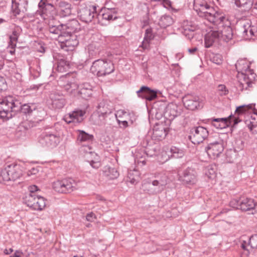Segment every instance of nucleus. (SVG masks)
Listing matches in <instances>:
<instances>
[{
  "instance_id": "603ef678",
  "label": "nucleus",
  "mask_w": 257,
  "mask_h": 257,
  "mask_svg": "<svg viewBox=\"0 0 257 257\" xmlns=\"http://www.w3.org/2000/svg\"><path fill=\"white\" fill-rule=\"evenodd\" d=\"M217 91L220 95H225L227 94L228 92V90L226 89V87L224 85H219L217 88Z\"/></svg>"
},
{
  "instance_id": "7ed1b4c3",
  "label": "nucleus",
  "mask_w": 257,
  "mask_h": 257,
  "mask_svg": "<svg viewBox=\"0 0 257 257\" xmlns=\"http://www.w3.org/2000/svg\"><path fill=\"white\" fill-rule=\"evenodd\" d=\"M90 70L92 73L98 76H103L113 72L114 67L110 60L98 59L93 62Z\"/></svg>"
},
{
  "instance_id": "864d4df0",
  "label": "nucleus",
  "mask_w": 257,
  "mask_h": 257,
  "mask_svg": "<svg viewBox=\"0 0 257 257\" xmlns=\"http://www.w3.org/2000/svg\"><path fill=\"white\" fill-rule=\"evenodd\" d=\"M230 206L235 209H240V199H233L230 201Z\"/></svg>"
},
{
  "instance_id": "ddd939ff",
  "label": "nucleus",
  "mask_w": 257,
  "mask_h": 257,
  "mask_svg": "<svg viewBox=\"0 0 257 257\" xmlns=\"http://www.w3.org/2000/svg\"><path fill=\"white\" fill-rule=\"evenodd\" d=\"M184 106L189 110H194L203 107V103L199 96L187 94L183 97Z\"/></svg>"
},
{
  "instance_id": "bf43d9fd",
  "label": "nucleus",
  "mask_w": 257,
  "mask_h": 257,
  "mask_svg": "<svg viewBox=\"0 0 257 257\" xmlns=\"http://www.w3.org/2000/svg\"><path fill=\"white\" fill-rule=\"evenodd\" d=\"M91 150V148L89 145H82V146L80 149V151L85 153L91 154L92 152L90 151Z\"/></svg>"
},
{
  "instance_id": "72a5a7b5",
  "label": "nucleus",
  "mask_w": 257,
  "mask_h": 257,
  "mask_svg": "<svg viewBox=\"0 0 257 257\" xmlns=\"http://www.w3.org/2000/svg\"><path fill=\"white\" fill-rule=\"evenodd\" d=\"M101 17L103 20L108 21H113L117 18L115 10L108 9L103 11Z\"/></svg>"
},
{
  "instance_id": "cd10ccee",
  "label": "nucleus",
  "mask_w": 257,
  "mask_h": 257,
  "mask_svg": "<svg viewBox=\"0 0 257 257\" xmlns=\"http://www.w3.org/2000/svg\"><path fill=\"white\" fill-rule=\"evenodd\" d=\"M146 186L148 187V192L149 194H157L161 192L165 188L164 180L160 181L153 180L152 183H149Z\"/></svg>"
},
{
  "instance_id": "9b49d317",
  "label": "nucleus",
  "mask_w": 257,
  "mask_h": 257,
  "mask_svg": "<svg viewBox=\"0 0 257 257\" xmlns=\"http://www.w3.org/2000/svg\"><path fill=\"white\" fill-rule=\"evenodd\" d=\"M61 48L64 51H72L79 43L76 35H60L58 37Z\"/></svg>"
},
{
  "instance_id": "0eeeda50",
  "label": "nucleus",
  "mask_w": 257,
  "mask_h": 257,
  "mask_svg": "<svg viewBox=\"0 0 257 257\" xmlns=\"http://www.w3.org/2000/svg\"><path fill=\"white\" fill-rule=\"evenodd\" d=\"M58 82L59 85L63 87L70 95L78 96L80 86L78 85L74 79L71 78L70 75L61 76Z\"/></svg>"
},
{
  "instance_id": "20e7f679",
  "label": "nucleus",
  "mask_w": 257,
  "mask_h": 257,
  "mask_svg": "<svg viewBox=\"0 0 257 257\" xmlns=\"http://www.w3.org/2000/svg\"><path fill=\"white\" fill-rule=\"evenodd\" d=\"M1 175L4 181H15L22 175L21 166L16 163L7 165Z\"/></svg>"
},
{
  "instance_id": "c85d7f7f",
  "label": "nucleus",
  "mask_w": 257,
  "mask_h": 257,
  "mask_svg": "<svg viewBox=\"0 0 257 257\" xmlns=\"http://www.w3.org/2000/svg\"><path fill=\"white\" fill-rule=\"evenodd\" d=\"M58 6L59 13L61 17H65L71 15L72 10L71 4L66 2L60 1Z\"/></svg>"
},
{
  "instance_id": "4d7b16f0",
  "label": "nucleus",
  "mask_w": 257,
  "mask_h": 257,
  "mask_svg": "<svg viewBox=\"0 0 257 257\" xmlns=\"http://www.w3.org/2000/svg\"><path fill=\"white\" fill-rule=\"evenodd\" d=\"M155 178L156 179L155 180L158 181H160L161 180H164V181L165 182V186H166V185L167 184V177L165 174H158L155 177Z\"/></svg>"
},
{
  "instance_id": "412c9836",
  "label": "nucleus",
  "mask_w": 257,
  "mask_h": 257,
  "mask_svg": "<svg viewBox=\"0 0 257 257\" xmlns=\"http://www.w3.org/2000/svg\"><path fill=\"white\" fill-rule=\"evenodd\" d=\"M182 112L180 106L176 103H170L167 105L164 112V117L169 120H173Z\"/></svg>"
},
{
  "instance_id": "79ce46f5",
  "label": "nucleus",
  "mask_w": 257,
  "mask_h": 257,
  "mask_svg": "<svg viewBox=\"0 0 257 257\" xmlns=\"http://www.w3.org/2000/svg\"><path fill=\"white\" fill-rule=\"evenodd\" d=\"M100 49L96 44H90L88 46V52L90 57H95L99 54Z\"/></svg>"
},
{
  "instance_id": "e433bc0d",
  "label": "nucleus",
  "mask_w": 257,
  "mask_h": 257,
  "mask_svg": "<svg viewBox=\"0 0 257 257\" xmlns=\"http://www.w3.org/2000/svg\"><path fill=\"white\" fill-rule=\"evenodd\" d=\"M153 38V36L151 29H148L146 30L145 35L142 42V47L144 49H148L150 41Z\"/></svg>"
},
{
  "instance_id": "ea45409f",
  "label": "nucleus",
  "mask_w": 257,
  "mask_h": 257,
  "mask_svg": "<svg viewBox=\"0 0 257 257\" xmlns=\"http://www.w3.org/2000/svg\"><path fill=\"white\" fill-rule=\"evenodd\" d=\"M127 178V182L132 184H136L140 180L139 172L136 170L130 171L128 172Z\"/></svg>"
},
{
  "instance_id": "473e14b6",
  "label": "nucleus",
  "mask_w": 257,
  "mask_h": 257,
  "mask_svg": "<svg viewBox=\"0 0 257 257\" xmlns=\"http://www.w3.org/2000/svg\"><path fill=\"white\" fill-rule=\"evenodd\" d=\"M167 135L166 128L163 125L156 126L153 129V137L158 140L165 138Z\"/></svg>"
},
{
  "instance_id": "f03ea898",
  "label": "nucleus",
  "mask_w": 257,
  "mask_h": 257,
  "mask_svg": "<svg viewBox=\"0 0 257 257\" xmlns=\"http://www.w3.org/2000/svg\"><path fill=\"white\" fill-rule=\"evenodd\" d=\"M250 63L245 59L238 60L235 64L238 73L237 87L240 91L250 87L252 82L255 79L256 74L250 68Z\"/></svg>"
},
{
  "instance_id": "4be33fe9",
  "label": "nucleus",
  "mask_w": 257,
  "mask_h": 257,
  "mask_svg": "<svg viewBox=\"0 0 257 257\" xmlns=\"http://www.w3.org/2000/svg\"><path fill=\"white\" fill-rule=\"evenodd\" d=\"M28 1H22L21 3L12 1L11 12L15 17L23 16L27 12Z\"/></svg>"
},
{
  "instance_id": "13d9d810",
  "label": "nucleus",
  "mask_w": 257,
  "mask_h": 257,
  "mask_svg": "<svg viewBox=\"0 0 257 257\" xmlns=\"http://www.w3.org/2000/svg\"><path fill=\"white\" fill-rule=\"evenodd\" d=\"M96 218L95 214L92 212L87 214L86 215V219L89 222H93Z\"/></svg>"
},
{
  "instance_id": "37998d69",
  "label": "nucleus",
  "mask_w": 257,
  "mask_h": 257,
  "mask_svg": "<svg viewBox=\"0 0 257 257\" xmlns=\"http://www.w3.org/2000/svg\"><path fill=\"white\" fill-rule=\"evenodd\" d=\"M170 152L171 153V157L175 159L181 158L184 155V151L176 147H172L170 149Z\"/></svg>"
},
{
  "instance_id": "7c9ffc66",
  "label": "nucleus",
  "mask_w": 257,
  "mask_h": 257,
  "mask_svg": "<svg viewBox=\"0 0 257 257\" xmlns=\"http://www.w3.org/2000/svg\"><path fill=\"white\" fill-rule=\"evenodd\" d=\"M253 108V106L252 104H249L248 105H243L237 107L235 110V112L234 114L235 116L233 117V124L235 125L241 121V120L238 117L236 116V115L238 116L242 115L246 112H247L250 110H252Z\"/></svg>"
},
{
  "instance_id": "f8f14e48",
  "label": "nucleus",
  "mask_w": 257,
  "mask_h": 257,
  "mask_svg": "<svg viewBox=\"0 0 257 257\" xmlns=\"http://www.w3.org/2000/svg\"><path fill=\"white\" fill-rule=\"evenodd\" d=\"M37 13L44 20H47L54 14L55 7L48 0H41L38 4Z\"/></svg>"
},
{
  "instance_id": "69168bd1",
  "label": "nucleus",
  "mask_w": 257,
  "mask_h": 257,
  "mask_svg": "<svg viewBox=\"0 0 257 257\" xmlns=\"http://www.w3.org/2000/svg\"><path fill=\"white\" fill-rule=\"evenodd\" d=\"M137 163L139 166H143L146 164V161L142 157L137 160Z\"/></svg>"
},
{
  "instance_id": "6e6552de",
  "label": "nucleus",
  "mask_w": 257,
  "mask_h": 257,
  "mask_svg": "<svg viewBox=\"0 0 257 257\" xmlns=\"http://www.w3.org/2000/svg\"><path fill=\"white\" fill-rule=\"evenodd\" d=\"M77 188L76 182L72 179L57 180L53 183V188L61 193H70Z\"/></svg>"
},
{
  "instance_id": "5fc2aeb1",
  "label": "nucleus",
  "mask_w": 257,
  "mask_h": 257,
  "mask_svg": "<svg viewBox=\"0 0 257 257\" xmlns=\"http://www.w3.org/2000/svg\"><path fill=\"white\" fill-rule=\"evenodd\" d=\"M47 20H48V25L49 26V27H55L57 25H61V24H59V22L58 20L54 18L53 16H52V18H49Z\"/></svg>"
},
{
  "instance_id": "9d476101",
  "label": "nucleus",
  "mask_w": 257,
  "mask_h": 257,
  "mask_svg": "<svg viewBox=\"0 0 257 257\" xmlns=\"http://www.w3.org/2000/svg\"><path fill=\"white\" fill-rule=\"evenodd\" d=\"M208 135V131L205 127L201 126L193 127L190 131L189 139L194 144H199L207 139Z\"/></svg>"
},
{
  "instance_id": "4468645a",
  "label": "nucleus",
  "mask_w": 257,
  "mask_h": 257,
  "mask_svg": "<svg viewBox=\"0 0 257 257\" xmlns=\"http://www.w3.org/2000/svg\"><path fill=\"white\" fill-rule=\"evenodd\" d=\"M113 109V106L110 101L107 100H103L100 101L97 106V110L99 114V116L102 117L103 119L100 120V122H98L97 124L98 125H102L104 124V117L106 116L107 114L111 113Z\"/></svg>"
},
{
  "instance_id": "423d86ee",
  "label": "nucleus",
  "mask_w": 257,
  "mask_h": 257,
  "mask_svg": "<svg viewBox=\"0 0 257 257\" xmlns=\"http://www.w3.org/2000/svg\"><path fill=\"white\" fill-rule=\"evenodd\" d=\"M23 199L24 202L34 210L42 211L46 207V199L36 194H28Z\"/></svg>"
},
{
  "instance_id": "6e6d98bb",
  "label": "nucleus",
  "mask_w": 257,
  "mask_h": 257,
  "mask_svg": "<svg viewBox=\"0 0 257 257\" xmlns=\"http://www.w3.org/2000/svg\"><path fill=\"white\" fill-rule=\"evenodd\" d=\"M211 60L213 63L218 65L221 64L222 61V57L219 54H216L213 56L211 58Z\"/></svg>"
},
{
  "instance_id": "dca6fc26",
  "label": "nucleus",
  "mask_w": 257,
  "mask_h": 257,
  "mask_svg": "<svg viewBox=\"0 0 257 257\" xmlns=\"http://www.w3.org/2000/svg\"><path fill=\"white\" fill-rule=\"evenodd\" d=\"M180 180L185 184H195L197 181L196 171L193 168H187L183 171L182 175L180 176Z\"/></svg>"
},
{
  "instance_id": "aec40b11",
  "label": "nucleus",
  "mask_w": 257,
  "mask_h": 257,
  "mask_svg": "<svg viewBox=\"0 0 257 257\" xmlns=\"http://www.w3.org/2000/svg\"><path fill=\"white\" fill-rule=\"evenodd\" d=\"M230 25L231 23L229 21H226L223 27H219L217 28L216 31L218 32L221 41L227 42L232 38L233 33Z\"/></svg>"
},
{
  "instance_id": "3c124183",
  "label": "nucleus",
  "mask_w": 257,
  "mask_h": 257,
  "mask_svg": "<svg viewBox=\"0 0 257 257\" xmlns=\"http://www.w3.org/2000/svg\"><path fill=\"white\" fill-rule=\"evenodd\" d=\"M33 127V123H32L30 121L26 120L22 122L19 126L20 128H23L25 130H28Z\"/></svg>"
},
{
  "instance_id": "2eb2a0df",
  "label": "nucleus",
  "mask_w": 257,
  "mask_h": 257,
  "mask_svg": "<svg viewBox=\"0 0 257 257\" xmlns=\"http://www.w3.org/2000/svg\"><path fill=\"white\" fill-rule=\"evenodd\" d=\"M223 150L224 147L221 142L210 143L205 149L208 156L212 159L219 157Z\"/></svg>"
},
{
  "instance_id": "a18cd8bd",
  "label": "nucleus",
  "mask_w": 257,
  "mask_h": 257,
  "mask_svg": "<svg viewBox=\"0 0 257 257\" xmlns=\"http://www.w3.org/2000/svg\"><path fill=\"white\" fill-rule=\"evenodd\" d=\"M245 123L253 134H257V122L251 121L249 119L245 120Z\"/></svg>"
},
{
  "instance_id": "774afa93",
  "label": "nucleus",
  "mask_w": 257,
  "mask_h": 257,
  "mask_svg": "<svg viewBox=\"0 0 257 257\" xmlns=\"http://www.w3.org/2000/svg\"><path fill=\"white\" fill-rule=\"evenodd\" d=\"M23 254V252L21 251L17 250L15 251L13 257H21V255Z\"/></svg>"
},
{
  "instance_id": "e2e57ef3",
  "label": "nucleus",
  "mask_w": 257,
  "mask_h": 257,
  "mask_svg": "<svg viewBox=\"0 0 257 257\" xmlns=\"http://www.w3.org/2000/svg\"><path fill=\"white\" fill-rule=\"evenodd\" d=\"M29 193L28 194H36L35 192L38 190V187L36 185L30 186L29 187Z\"/></svg>"
},
{
  "instance_id": "2f4dec72",
  "label": "nucleus",
  "mask_w": 257,
  "mask_h": 257,
  "mask_svg": "<svg viewBox=\"0 0 257 257\" xmlns=\"http://www.w3.org/2000/svg\"><path fill=\"white\" fill-rule=\"evenodd\" d=\"M232 115H230L227 118H211L210 119L212 121H218L219 124L215 125V127L217 129H223L226 128L231 124Z\"/></svg>"
},
{
  "instance_id": "c9c22d12",
  "label": "nucleus",
  "mask_w": 257,
  "mask_h": 257,
  "mask_svg": "<svg viewBox=\"0 0 257 257\" xmlns=\"http://www.w3.org/2000/svg\"><path fill=\"white\" fill-rule=\"evenodd\" d=\"M92 94V91L91 88L85 87V84L81 85L79 89L78 96L80 95L82 98L87 99Z\"/></svg>"
},
{
  "instance_id": "f3484780",
  "label": "nucleus",
  "mask_w": 257,
  "mask_h": 257,
  "mask_svg": "<svg viewBox=\"0 0 257 257\" xmlns=\"http://www.w3.org/2000/svg\"><path fill=\"white\" fill-rule=\"evenodd\" d=\"M50 98L51 100V104L55 108L61 109L66 103L64 95L61 91L58 90L52 91L50 94Z\"/></svg>"
},
{
  "instance_id": "1a4fd4ad",
  "label": "nucleus",
  "mask_w": 257,
  "mask_h": 257,
  "mask_svg": "<svg viewBox=\"0 0 257 257\" xmlns=\"http://www.w3.org/2000/svg\"><path fill=\"white\" fill-rule=\"evenodd\" d=\"M204 18L216 26L217 28L219 27H223L226 21H228L223 13L215 11L213 7L212 8V10H210Z\"/></svg>"
},
{
  "instance_id": "c756f323",
  "label": "nucleus",
  "mask_w": 257,
  "mask_h": 257,
  "mask_svg": "<svg viewBox=\"0 0 257 257\" xmlns=\"http://www.w3.org/2000/svg\"><path fill=\"white\" fill-rule=\"evenodd\" d=\"M257 204L254 200L248 198H240V209L246 211L255 208Z\"/></svg>"
},
{
  "instance_id": "052dcab7",
  "label": "nucleus",
  "mask_w": 257,
  "mask_h": 257,
  "mask_svg": "<svg viewBox=\"0 0 257 257\" xmlns=\"http://www.w3.org/2000/svg\"><path fill=\"white\" fill-rule=\"evenodd\" d=\"M115 115V116L117 118V119L118 118L122 119V117L123 116L125 117V116H127L128 113L124 111V110H119L117 111Z\"/></svg>"
},
{
  "instance_id": "39448f33",
  "label": "nucleus",
  "mask_w": 257,
  "mask_h": 257,
  "mask_svg": "<svg viewBox=\"0 0 257 257\" xmlns=\"http://www.w3.org/2000/svg\"><path fill=\"white\" fill-rule=\"evenodd\" d=\"M60 140V136L56 131H46L41 134L39 143L43 147L53 148L58 145Z\"/></svg>"
},
{
  "instance_id": "8fccbe9b",
  "label": "nucleus",
  "mask_w": 257,
  "mask_h": 257,
  "mask_svg": "<svg viewBox=\"0 0 257 257\" xmlns=\"http://www.w3.org/2000/svg\"><path fill=\"white\" fill-rule=\"evenodd\" d=\"M248 245L250 248H255L257 247V234L252 235L248 239Z\"/></svg>"
},
{
  "instance_id": "f257e3e1",
  "label": "nucleus",
  "mask_w": 257,
  "mask_h": 257,
  "mask_svg": "<svg viewBox=\"0 0 257 257\" xmlns=\"http://www.w3.org/2000/svg\"><path fill=\"white\" fill-rule=\"evenodd\" d=\"M27 114L32 112L31 106L28 104L22 105L20 101L15 97L8 96L0 102V117L9 119L17 112Z\"/></svg>"
},
{
  "instance_id": "0e129e2a",
  "label": "nucleus",
  "mask_w": 257,
  "mask_h": 257,
  "mask_svg": "<svg viewBox=\"0 0 257 257\" xmlns=\"http://www.w3.org/2000/svg\"><path fill=\"white\" fill-rule=\"evenodd\" d=\"M117 121L119 125H122V126L125 128L128 126L127 121L126 120H123V119H117Z\"/></svg>"
},
{
  "instance_id": "5701e85b",
  "label": "nucleus",
  "mask_w": 257,
  "mask_h": 257,
  "mask_svg": "<svg viewBox=\"0 0 257 257\" xmlns=\"http://www.w3.org/2000/svg\"><path fill=\"white\" fill-rule=\"evenodd\" d=\"M85 112L82 110H74L71 113L65 115L63 119L67 123L71 122L79 123L83 120Z\"/></svg>"
},
{
  "instance_id": "bb28decb",
  "label": "nucleus",
  "mask_w": 257,
  "mask_h": 257,
  "mask_svg": "<svg viewBox=\"0 0 257 257\" xmlns=\"http://www.w3.org/2000/svg\"><path fill=\"white\" fill-rule=\"evenodd\" d=\"M205 46L209 48L213 45L218 44L220 42L218 32L214 31L207 33L205 36Z\"/></svg>"
},
{
  "instance_id": "4c0bfd02",
  "label": "nucleus",
  "mask_w": 257,
  "mask_h": 257,
  "mask_svg": "<svg viewBox=\"0 0 257 257\" xmlns=\"http://www.w3.org/2000/svg\"><path fill=\"white\" fill-rule=\"evenodd\" d=\"M21 29L20 27L17 26L13 30L12 34L10 36V42L13 46H16V43L21 33Z\"/></svg>"
},
{
  "instance_id": "b1692460",
  "label": "nucleus",
  "mask_w": 257,
  "mask_h": 257,
  "mask_svg": "<svg viewBox=\"0 0 257 257\" xmlns=\"http://www.w3.org/2000/svg\"><path fill=\"white\" fill-rule=\"evenodd\" d=\"M138 96L149 101H152L157 98V91L151 89L149 87L143 86L137 91Z\"/></svg>"
},
{
  "instance_id": "09e8293b",
  "label": "nucleus",
  "mask_w": 257,
  "mask_h": 257,
  "mask_svg": "<svg viewBox=\"0 0 257 257\" xmlns=\"http://www.w3.org/2000/svg\"><path fill=\"white\" fill-rule=\"evenodd\" d=\"M108 172L107 173L106 171L105 172L106 175L107 176L109 179H114L117 178L119 176V174L118 172L114 168H109Z\"/></svg>"
},
{
  "instance_id": "a211bd4d",
  "label": "nucleus",
  "mask_w": 257,
  "mask_h": 257,
  "mask_svg": "<svg viewBox=\"0 0 257 257\" xmlns=\"http://www.w3.org/2000/svg\"><path fill=\"white\" fill-rule=\"evenodd\" d=\"M95 16H96V7L95 6L82 8L78 12V16L80 20L86 23L91 22Z\"/></svg>"
},
{
  "instance_id": "58836bf2",
  "label": "nucleus",
  "mask_w": 257,
  "mask_h": 257,
  "mask_svg": "<svg viewBox=\"0 0 257 257\" xmlns=\"http://www.w3.org/2000/svg\"><path fill=\"white\" fill-rule=\"evenodd\" d=\"M69 68V62L64 58L59 60L57 65V70L60 72H66Z\"/></svg>"
},
{
  "instance_id": "f704fd0d",
  "label": "nucleus",
  "mask_w": 257,
  "mask_h": 257,
  "mask_svg": "<svg viewBox=\"0 0 257 257\" xmlns=\"http://www.w3.org/2000/svg\"><path fill=\"white\" fill-rule=\"evenodd\" d=\"M79 134L77 137V141L80 143L89 142L93 140V136L85 133L83 131L78 130Z\"/></svg>"
},
{
  "instance_id": "a878e982",
  "label": "nucleus",
  "mask_w": 257,
  "mask_h": 257,
  "mask_svg": "<svg viewBox=\"0 0 257 257\" xmlns=\"http://www.w3.org/2000/svg\"><path fill=\"white\" fill-rule=\"evenodd\" d=\"M62 34L64 35H73L79 29V24L76 20H72L66 24H62Z\"/></svg>"
},
{
  "instance_id": "49530a36",
  "label": "nucleus",
  "mask_w": 257,
  "mask_h": 257,
  "mask_svg": "<svg viewBox=\"0 0 257 257\" xmlns=\"http://www.w3.org/2000/svg\"><path fill=\"white\" fill-rule=\"evenodd\" d=\"M216 167L212 165H209L207 167L205 172L206 175L210 179H213L215 177Z\"/></svg>"
},
{
  "instance_id": "6ab92c4d",
  "label": "nucleus",
  "mask_w": 257,
  "mask_h": 257,
  "mask_svg": "<svg viewBox=\"0 0 257 257\" xmlns=\"http://www.w3.org/2000/svg\"><path fill=\"white\" fill-rule=\"evenodd\" d=\"M212 8L206 0H194L193 9L200 17L204 18Z\"/></svg>"
},
{
  "instance_id": "680f3d73",
  "label": "nucleus",
  "mask_w": 257,
  "mask_h": 257,
  "mask_svg": "<svg viewBox=\"0 0 257 257\" xmlns=\"http://www.w3.org/2000/svg\"><path fill=\"white\" fill-rule=\"evenodd\" d=\"M90 164L94 168H98L100 166V162L99 161H95L93 160L90 161Z\"/></svg>"
},
{
  "instance_id": "338daca9",
  "label": "nucleus",
  "mask_w": 257,
  "mask_h": 257,
  "mask_svg": "<svg viewBox=\"0 0 257 257\" xmlns=\"http://www.w3.org/2000/svg\"><path fill=\"white\" fill-rule=\"evenodd\" d=\"M248 244V242H247L246 241H242L241 244V248L244 250H249V249L247 248V247L249 246Z\"/></svg>"
},
{
  "instance_id": "393cba45",
  "label": "nucleus",
  "mask_w": 257,
  "mask_h": 257,
  "mask_svg": "<svg viewBox=\"0 0 257 257\" xmlns=\"http://www.w3.org/2000/svg\"><path fill=\"white\" fill-rule=\"evenodd\" d=\"M244 37H247L246 38H250L255 36L257 33V29L255 26L251 25L250 20H246L242 22V26L240 29Z\"/></svg>"
},
{
  "instance_id": "c03bdc74",
  "label": "nucleus",
  "mask_w": 257,
  "mask_h": 257,
  "mask_svg": "<svg viewBox=\"0 0 257 257\" xmlns=\"http://www.w3.org/2000/svg\"><path fill=\"white\" fill-rule=\"evenodd\" d=\"M172 23L173 20L172 18L169 16L165 15L160 18L159 24L161 27L166 28L171 25Z\"/></svg>"
},
{
  "instance_id": "de8ad7c7",
  "label": "nucleus",
  "mask_w": 257,
  "mask_h": 257,
  "mask_svg": "<svg viewBox=\"0 0 257 257\" xmlns=\"http://www.w3.org/2000/svg\"><path fill=\"white\" fill-rule=\"evenodd\" d=\"M61 26H62V24L55 27H49V30L51 33L57 34L58 36H60V35L62 34V27Z\"/></svg>"
},
{
  "instance_id": "a19ab883",
  "label": "nucleus",
  "mask_w": 257,
  "mask_h": 257,
  "mask_svg": "<svg viewBox=\"0 0 257 257\" xmlns=\"http://www.w3.org/2000/svg\"><path fill=\"white\" fill-rule=\"evenodd\" d=\"M235 5L244 10L250 9L253 5V0H234Z\"/></svg>"
}]
</instances>
